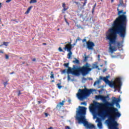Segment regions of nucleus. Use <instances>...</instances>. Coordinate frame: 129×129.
I'll use <instances>...</instances> for the list:
<instances>
[{
  "mask_svg": "<svg viewBox=\"0 0 129 129\" xmlns=\"http://www.w3.org/2000/svg\"><path fill=\"white\" fill-rule=\"evenodd\" d=\"M117 11L118 17L113 21L112 28L110 29L109 32L106 34V39L109 41V51L111 53H113L114 51H116L115 47H113L111 45L115 43L117 34L122 39H124L125 35H126L127 20L126 19V16L125 15L126 12H123V10L119 11L118 8L117 9Z\"/></svg>",
  "mask_w": 129,
  "mask_h": 129,
  "instance_id": "nucleus-1",
  "label": "nucleus"
},
{
  "mask_svg": "<svg viewBox=\"0 0 129 129\" xmlns=\"http://www.w3.org/2000/svg\"><path fill=\"white\" fill-rule=\"evenodd\" d=\"M98 114L102 118H105L106 116H108L110 120L108 125L109 129H119L118 123L115 119L120 117L121 114L118 112L117 108L113 107L108 108L106 110L99 112Z\"/></svg>",
  "mask_w": 129,
  "mask_h": 129,
  "instance_id": "nucleus-2",
  "label": "nucleus"
},
{
  "mask_svg": "<svg viewBox=\"0 0 129 129\" xmlns=\"http://www.w3.org/2000/svg\"><path fill=\"white\" fill-rule=\"evenodd\" d=\"M86 109V107L79 106L78 108H77L76 119H77L79 123H83L84 126H86L87 128H95V126L93 125V124L89 123L88 121H87L85 118Z\"/></svg>",
  "mask_w": 129,
  "mask_h": 129,
  "instance_id": "nucleus-3",
  "label": "nucleus"
},
{
  "mask_svg": "<svg viewBox=\"0 0 129 129\" xmlns=\"http://www.w3.org/2000/svg\"><path fill=\"white\" fill-rule=\"evenodd\" d=\"M92 91H93L92 89H88L86 88L84 89H79L77 96L80 100H83V99H85L86 97L89 96Z\"/></svg>",
  "mask_w": 129,
  "mask_h": 129,
  "instance_id": "nucleus-4",
  "label": "nucleus"
},
{
  "mask_svg": "<svg viewBox=\"0 0 129 129\" xmlns=\"http://www.w3.org/2000/svg\"><path fill=\"white\" fill-rule=\"evenodd\" d=\"M92 70V69L90 68V64L88 62L86 63L83 67L80 68V73L82 74L83 76L87 75Z\"/></svg>",
  "mask_w": 129,
  "mask_h": 129,
  "instance_id": "nucleus-5",
  "label": "nucleus"
},
{
  "mask_svg": "<svg viewBox=\"0 0 129 129\" xmlns=\"http://www.w3.org/2000/svg\"><path fill=\"white\" fill-rule=\"evenodd\" d=\"M115 81L117 83H118V85L116 84V83H115V82H110L109 81L107 84H108V85L111 88L114 87L115 89L118 88L119 90H118V91L119 92V91H120V87L122 85L121 80H120V78H117L116 79Z\"/></svg>",
  "mask_w": 129,
  "mask_h": 129,
  "instance_id": "nucleus-6",
  "label": "nucleus"
},
{
  "mask_svg": "<svg viewBox=\"0 0 129 129\" xmlns=\"http://www.w3.org/2000/svg\"><path fill=\"white\" fill-rule=\"evenodd\" d=\"M68 74H71L75 76H79L80 75V68H76L75 65H74L73 68H69L67 70Z\"/></svg>",
  "mask_w": 129,
  "mask_h": 129,
  "instance_id": "nucleus-7",
  "label": "nucleus"
},
{
  "mask_svg": "<svg viewBox=\"0 0 129 129\" xmlns=\"http://www.w3.org/2000/svg\"><path fill=\"white\" fill-rule=\"evenodd\" d=\"M69 43V44L65 45V47L63 48V49L64 50H67L68 52H69L68 56V58L70 59L72 55V51H71V50L72 49V44H71V42Z\"/></svg>",
  "mask_w": 129,
  "mask_h": 129,
  "instance_id": "nucleus-8",
  "label": "nucleus"
},
{
  "mask_svg": "<svg viewBox=\"0 0 129 129\" xmlns=\"http://www.w3.org/2000/svg\"><path fill=\"white\" fill-rule=\"evenodd\" d=\"M86 44L87 47L89 50H92L94 46H95L94 43L92 42V41H90V40H89L88 42H87Z\"/></svg>",
  "mask_w": 129,
  "mask_h": 129,
  "instance_id": "nucleus-9",
  "label": "nucleus"
},
{
  "mask_svg": "<svg viewBox=\"0 0 129 129\" xmlns=\"http://www.w3.org/2000/svg\"><path fill=\"white\" fill-rule=\"evenodd\" d=\"M120 99L119 98H117L116 99V98L114 97V99L112 100V102L113 103H115L116 104V106L117 107H118L119 108V107H120V105H119V103H118V102L120 101Z\"/></svg>",
  "mask_w": 129,
  "mask_h": 129,
  "instance_id": "nucleus-10",
  "label": "nucleus"
},
{
  "mask_svg": "<svg viewBox=\"0 0 129 129\" xmlns=\"http://www.w3.org/2000/svg\"><path fill=\"white\" fill-rule=\"evenodd\" d=\"M95 98L96 99H101V100H102L103 101H106L107 97L105 96H103L101 95H96Z\"/></svg>",
  "mask_w": 129,
  "mask_h": 129,
  "instance_id": "nucleus-11",
  "label": "nucleus"
},
{
  "mask_svg": "<svg viewBox=\"0 0 129 129\" xmlns=\"http://www.w3.org/2000/svg\"><path fill=\"white\" fill-rule=\"evenodd\" d=\"M108 77L106 76V77H102V76H100L99 77V79L100 80H103L104 81L105 83H106V84H107L108 82L109 81V80H108Z\"/></svg>",
  "mask_w": 129,
  "mask_h": 129,
  "instance_id": "nucleus-12",
  "label": "nucleus"
},
{
  "mask_svg": "<svg viewBox=\"0 0 129 129\" xmlns=\"http://www.w3.org/2000/svg\"><path fill=\"white\" fill-rule=\"evenodd\" d=\"M98 121L97 126L99 128H101L102 127V123L101 122V120L99 118H97Z\"/></svg>",
  "mask_w": 129,
  "mask_h": 129,
  "instance_id": "nucleus-13",
  "label": "nucleus"
},
{
  "mask_svg": "<svg viewBox=\"0 0 129 129\" xmlns=\"http://www.w3.org/2000/svg\"><path fill=\"white\" fill-rule=\"evenodd\" d=\"M65 103V101L62 100V102H59L56 106V108L58 109H60L63 105H64V103Z\"/></svg>",
  "mask_w": 129,
  "mask_h": 129,
  "instance_id": "nucleus-14",
  "label": "nucleus"
},
{
  "mask_svg": "<svg viewBox=\"0 0 129 129\" xmlns=\"http://www.w3.org/2000/svg\"><path fill=\"white\" fill-rule=\"evenodd\" d=\"M120 6L122 7V8H125L126 7V4H123V0L119 1V4L118 5V9Z\"/></svg>",
  "mask_w": 129,
  "mask_h": 129,
  "instance_id": "nucleus-15",
  "label": "nucleus"
},
{
  "mask_svg": "<svg viewBox=\"0 0 129 129\" xmlns=\"http://www.w3.org/2000/svg\"><path fill=\"white\" fill-rule=\"evenodd\" d=\"M62 7L63 8V9L62 10L61 12L62 14H65L66 11H67V10H68V7L66 8V4L64 3H62Z\"/></svg>",
  "mask_w": 129,
  "mask_h": 129,
  "instance_id": "nucleus-16",
  "label": "nucleus"
},
{
  "mask_svg": "<svg viewBox=\"0 0 129 129\" xmlns=\"http://www.w3.org/2000/svg\"><path fill=\"white\" fill-rule=\"evenodd\" d=\"M75 60L73 61V62L74 63V64H80V61L79 60L77 59L76 58H75Z\"/></svg>",
  "mask_w": 129,
  "mask_h": 129,
  "instance_id": "nucleus-17",
  "label": "nucleus"
},
{
  "mask_svg": "<svg viewBox=\"0 0 129 129\" xmlns=\"http://www.w3.org/2000/svg\"><path fill=\"white\" fill-rule=\"evenodd\" d=\"M33 8V6H30L27 10L26 12L25 13V14H29L31 11V10H32V9Z\"/></svg>",
  "mask_w": 129,
  "mask_h": 129,
  "instance_id": "nucleus-18",
  "label": "nucleus"
},
{
  "mask_svg": "<svg viewBox=\"0 0 129 129\" xmlns=\"http://www.w3.org/2000/svg\"><path fill=\"white\" fill-rule=\"evenodd\" d=\"M63 66L64 67H66V68H68V69H69V68H71L70 67H69V63L68 62V63H64L63 64Z\"/></svg>",
  "mask_w": 129,
  "mask_h": 129,
  "instance_id": "nucleus-19",
  "label": "nucleus"
},
{
  "mask_svg": "<svg viewBox=\"0 0 129 129\" xmlns=\"http://www.w3.org/2000/svg\"><path fill=\"white\" fill-rule=\"evenodd\" d=\"M105 106H113L112 104H110L108 102H106L104 104Z\"/></svg>",
  "mask_w": 129,
  "mask_h": 129,
  "instance_id": "nucleus-20",
  "label": "nucleus"
},
{
  "mask_svg": "<svg viewBox=\"0 0 129 129\" xmlns=\"http://www.w3.org/2000/svg\"><path fill=\"white\" fill-rule=\"evenodd\" d=\"M56 85L58 89H61L62 88V86H61V83H58Z\"/></svg>",
  "mask_w": 129,
  "mask_h": 129,
  "instance_id": "nucleus-21",
  "label": "nucleus"
},
{
  "mask_svg": "<svg viewBox=\"0 0 129 129\" xmlns=\"http://www.w3.org/2000/svg\"><path fill=\"white\" fill-rule=\"evenodd\" d=\"M37 3V0H31L29 4H36Z\"/></svg>",
  "mask_w": 129,
  "mask_h": 129,
  "instance_id": "nucleus-22",
  "label": "nucleus"
},
{
  "mask_svg": "<svg viewBox=\"0 0 129 129\" xmlns=\"http://www.w3.org/2000/svg\"><path fill=\"white\" fill-rule=\"evenodd\" d=\"M117 46L118 48H121L122 47V45H121V44L119 42L117 43Z\"/></svg>",
  "mask_w": 129,
  "mask_h": 129,
  "instance_id": "nucleus-23",
  "label": "nucleus"
},
{
  "mask_svg": "<svg viewBox=\"0 0 129 129\" xmlns=\"http://www.w3.org/2000/svg\"><path fill=\"white\" fill-rule=\"evenodd\" d=\"M50 78L51 79H54V74H53V72H51V74H50Z\"/></svg>",
  "mask_w": 129,
  "mask_h": 129,
  "instance_id": "nucleus-24",
  "label": "nucleus"
},
{
  "mask_svg": "<svg viewBox=\"0 0 129 129\" xmlns=\"http://www.w3.org/2000/svg\"><path fill=\"white\" fill-rule=\"evenodd\" d=\"M95 8H96V3L95 4V5H94V6L93 7V9L92 10V13L94 12V10H95Z\"/></svg>",
  "mask_w": 129,
  "mask_h": 129,
  "instance_id": "nucleus-25",
  "label": "nucleus"
},
{
  "mask_svg": "<svg viewBox=\"0 0 129 129\" xmlns=\"http://www.w3.org/2000/svg\"><path fill=\"white\" fill-rule=\"evenodd\" d=\"M3 45L6 46V47H8V46L9 45V42H3Z\"/></svg>",
  "mask_w": 129,
  "mask_h": 129,
  "instance_id": "nucleus-26",
  "label": "nucleus"
},
{
  "mask_svg": "<svg viewBox=\"0 0 129 129\" xmlns=\"http://www.w3.org/2000/svg\"><path fill=\"white\" fill-rule=\"evenodd\" d=\"M8 84H9V83H8V81H6V82L4 83V85L5 87H6L7 85H8Z\"/></svg>",
  "mask_w": 129,
  "mask_h": 129,
  "instance_id": "nucleus-27",
  "label": "nucleus"
},
{
  "mask_svg": "<svg viewBox=\"0 0 129 129\" xmlns=\"http://www.w3.org/2000/svg\"><path fill=\"white\" fill-rule=\"evenodd\" d=\"M81 104H82V105L83 104L84 105L86 106V105H87V103H86V102H84L81 103Z\"/></svg>",
  "mask_w": 129,
  "mask_h": 129,
  "instance_id": "nucleus-28",
  "label": "nucleus"
},
{
  "mask_svg": "<svg viewBox=\"0 0 129 129\" xmlns=\"http://www.w3.org/2000/svg\"><path fill=\"white\" fill-rule=\"evenodd\" d=\"M88 58H89V57L88 56H85L84 59V61H85V62H86V61H87V59H88Z\"/></svg>",
  "mask_w": 129,
  "mask_h": 129,
  "instance_id": "nucleus-29",
  "label": "nucleus"
},
{
  "mask_svg": "<svg viewBox=\"0 0 129 129\" xmlns=\"http://www.w3.org/2000/svg\"><path fill=\"white\" fill-rule=\"evenodd\" d=\"M98 83H99V81L95 82L94 83V86H95V85H96L97 84H98Z\"/></svg>",
  "mask_w": 129,
  "mask_h": 129,
  "instance_id": "nucleus-30",
  "label": "nucleus"
},
{
  "mask_svg": "<svg viewBox=\"0 0 129 129\" xmlns=\"http://www.w3.org/2000/svg\"><path fill=\"white\" fill-rule=\"evenodd\" d=\"M81 40V38H79V37H78V38L76 40V43H77L78 41H80Z\"/></svg>",
  "mask_w": 129,
  "mask_h": 129,
  "instance_id": "nucleus-31",
  "label": "nucleus"
},
{
  "mask_svg": "<svg viewBox=\"0 0 129 129\" xmlns=\"http://www.w3.org/2000/svg\"><path fill=\"white\" fill-rule=\"evenodd\" d=\"M58 50H59V52H64V51H63V49H62L61 47H59Z\"/></svg>",
  "mask_w": 129,
  "mask_h": 129,
  "instance_id": "nucleus-32",
  "label": "nucleus"
},
{
  "mask_svg": "<svg viewBox=\"0 0 129 129\" xmlns=\"http://www.w3.org/2000/svg\"><path fill=\"white\" fill-rule=\"evenodd\" d=\"M5 58H6V59H9V55L6 54V55H5Z\"/></svg>",
  "mask_w": 129,
  "mask_h": 129,
  "instance_id": "nucleus-33",
  "label": "nucleus"
},
{
  "mask_svg": "<svg viewBox=\"0 0 129 129\" xmlns=\"http://www.w3.org/2000/svg\"><path fill=\"white\" fill-rule=\"evenodd\" d=\"M11 21H13L14 22H16V23H19V21H17L16 19H13V20H12Z\"/></svg>",
  "mask_w": 129,
  "mask_h": 129,
  "instance_id": "nucleus-34",
  "label": "nucleus"
},
{
  "mask_svg": "<svg viewBox=\"0 0 129 129\" xmlns=\"http://www.w3.org/2000/svg\"><path fill=\"white\" fill-rule=\"evenodd\" d=\"M21 94H22V93L21 92V91H19L18 94V96H20V95H21Z\"/></svg>",
  "mask_w": 129,
  "mask_h": 129,
  "instance_id": "nucleus-35",
  "label": "nucleus"
},
{
  "mask_svg": "<svg viewBox=\"0 0 129 129\" xmlns=\"http://www.w3.org/2000/svg\"><path fill=\"white\" fill-rule=\"evenodd\" d=\"M86 4H87V2H84V4H83V7H85V6H86Z\"/></svg>",
  "mask_w": 129,
  "mask_h": 129,
  "instance_id": "nucleus-36",
  "label": "nucleus"
},
{
  "mask_svg": "<svg viewBox=\"0 0 129 129\" xmlns=\"http://www.w3.org/2000/svg\"><path fill=\"white\" fill-rule=\"evenodd\" d=\"M13 0H7L6 2V3H10V2H12Z\"/></svg>",
  "mask_w": 129,
  "mask_h": 129,
  "instance_id": "nucleus-37",
  "label": "nucleus"
},
{
  "mask_svg": "<svg viewBox=\"0 0 129 129\" xmlns=\"http://www.w3.org/2000/svg\"><path fill=\"white\" fill-rule=\"evenodd\" d=\"M66 69H64V70H63V71H62V73H66Z\"/></svg>",
  "mask_w": 129,
  "mask_h": 129,
  "instance_id": "nucleus-38",
  "label": "nucleus"
},
{
  "mask_svg": "<svg viewBox=\"0 0 129 129\" xmlns=\"http://www.w3.org/2000/svg\"><path fill=\"white\" fill-rule=\"evenodd\" d=\"M83 43H84V42H86V39H84L82 40Z\"/></svg>",
  "mask_w": 129,
  "mask_h": 129,
  "instance_id": "nucleus-39",
  "label": "nucleus"
},
{
  "mask_svg": "<svg viewBox=\"0 0 129 129\" xmlns=\"http://www.w3.org/2000/svg\"><path fill=\"white\" fill-rule=\"evenodd\" d=\"M66 129H71L69 126H66Z\"/></svg>",
  "mask_w": 129,
  "mask_h": 129,
  "instance_id": "nucleus-40",
  "label": "nucleus"
},
{
  "mask_svg": "<svg viewBox=\"0 0 129 129\" xmlns=\"http://www.w3.org/2000/svg\"><path fill=\"white\" fill-rule=\"evenodd\" d=\"M68 79L69 80H70V76L69 75L68 76Z\"/></svg>",
  "mask_w": 129,
  "mask_h": 129,
  "instance_id": "nucleus-41",
  "label": "nucleus"
},
{
  "mask_svg": "<svg viewBox=\"0 0 129 129\" xmlns=\"http://www.w3.org/2000/svg\"><path fill=\"white\" fill-rule=\"evenodd\" d=\"M32 61H33V62H35V61H36V58H33V59H32Z\"/></svg>",
  "mask_w": 129,
  "mask_h": 129,
  "instance_id": "nucleus-42",
  "label": "nucleus"
},
{
  "mask_svg": "<svg viewBox=\"0 0 129 129\" xmlns=\"http://www.w3.org/2000/svg\"><path fill=\"white\" fill-rule=\"evenodd\" d=\"M68 102H69V103H71V100L69 99L68 100Z\"/></svg>",
  "mask_w": 129,
  "mask_h": 129,
  "instance_id": "nucleus-43",
  "label": "nucleus"
},
{
  "mask_svg": "<svg viewBox=\"0 0 129 129\" xmlns=\"http://www.w3.org/2000/svg\"><path fill=\"white\" fill-rule=\"evenodd\" d=\"M0 53H2V54H4V51L3 50H0Z\"/></svg>",
  "mask_w": 129,
  "mask_h": 129,
  "instance_id": "nucleus-44",
  "label": "nucleus"
},
{
  "mask_svg": "<svg viewBox=\"0 0 129 129\" xmlns=\"http://www.w3.org/2000/svg\"><path fill=\"white\" fill-rule=\"evenodd\" d=\"M41 102H42L41 101H38V104H40V103H41Z\"/></svg>",
  "mask_w": 129,
  "mask_h": 129,
  "instance_id": "nucleus-45",
  "label": "nucleus"
},
{
  "mask_svg": "<svg viewBox=\"0 0 129 129\" xmlns=\"http://www.w3.org/2000/svg\"><path fill=\"white\" fill-rule=\"evenodd\" d=\"M65 20V22H66V23H68V22H67V19H66V18H64Z\"/></svg>",
  "mask_w": 129,
  "mask_h": 129,
  "instance_id": "nucleus-46",
  "label": "nucleus"
},
{
  "mask_svg": "<svg viewBox=\"0 0 129 129\" xmlns=\"http://www.w3.org/2000/svg\"><path fill=\"white\" fill-rule=\"evenodd\" d=\"M51 83L55 82V81L54 80H53L51 81Z\"/></svg>",
  "mask_w": 129,
  "mask_h": 129,
  "instance_id": "nucleus-47",
  "label": "nucleus"
},
{
  "mask_svg": "<svg viewBox=\"0 0 129 129\" xmlns=\"http://www.w3.org/2000/svg\"><path fill=\"white\" fill-rule=\"evenodd\" d=\"M105 71H106V69H105L103 71V72H105Z\"/></svg>",
  "mask_w": 129,
  "mask_h": 129,
  "instance_id": "nucleus-48",
  "label": "nucleus"
},
{
  "mask_svg": "<svg viewBox=\"0 0 129 129\" xmlns=\"http://www.w3.org/2000/svg\"><path fill=\"white\" fill-rule=\"evenodd\" d=\"M75 3L76 4V5H78V2H75Z\"/></svg>",
  "mask_w": 129,
  "mask_h": 129,
  "instance_id": "nucleus-49",
  "label": "nucleus"
},
{
  "mask_svg": "<svg viewBox=\"0 0 129 129\" xmlns=\"http://www.w3.org/2000/svg\"><path fill=\"white\" fill-rule=\"evenodd\" d=\"M45 115H46V116H48V113H45Z\"/></svg>",
  "mask_w": 129,
  "mask_h": 129,
  "instance_id": "nucleus-50",
  "label": "nucleus"
},
{
  "mask_svg": "<svg viewBox=\"0 0 129 129\" xmlns=\"http://www.w3.org/2000/svg\"><path fill=\"white\" fill-rule=\"evenodd\" d=\"M42 45H47V43H44L42 44Z\"/></svg>",
  "mask_w": 129,
  "mask_h": 129,
  "instance_id": "nucleus-51",
  "label": "nucleus"
},
{
  "mask_svg": "<svg viewBox=\"0 0 129 129\" xmlns=\"http://www.w3.org/2000/svg\"><path fill=\"white\" fill-rule=\"evenodd\" d=\"M113 2H114V0H111V3H113Z\"/></svg>",
  "mask_w": 129,
  "mask_h": 129,
  "instance_id": "nucleus-52",
  "label": "nucleus"
},
{
  "mask_svg": "<svg viewBox=\"0 0 129 129\" xmlns=\"http://www.w3.org/2000/svg\"><path fill=\"white\" fill-rule=\"evenodd\" d=\"M2 8V3H0V9Z\"/></svg>",
  "mask_w": 129,
  "mask_h": 129,
  "instance_id": "nucleus-53",
  "label": "nucleus"
},
{
  "mask_svg": "<svg viewBox=\"0 0 129 129\" xmlns=\"http://www.w3.org/2000/svg\"><path fill=\"white\" fill-rule=\"evenodd\" d=\"M14 72H12V73H10V74H11V75L14 74Z\"/></svg>",
  "mask_w": 129,
  "mask_h": 129,
  "instance_id": "nucleus-54",
  "label": "nucleus"
},
{
  "mask_svg": "<svg viewBox=\"0 0 129 129\" xmlns=\"http://www.w3.org/2000/svg\"><path fill=\"white\" fill-rule=\"evenodd\" d=\"M100 57V55H98V58H99V59Z\"/></svg>",
  "mask_w": 129,
  "mask_h": 129,
  "instance_id": "nucleus-55",
  "label": "nucleus"
},
{
  "mask_svg": "<svg viewBox=\"0 0 129 129\" xmlns=\"http://www.w3.org/2000/svg\"><path fill=\"white\" fill-rule=\"evenodd\" d=\"M22 64H25V61L23 62Z\"/></svg>",
  "mask_w": 129,
  "mask_h": 129,
  "instance_id": "nucleus-56",
  "label": "nucleus"
},
{
  "mask_svg": "<svg viewBox=\"0 0 129 129\" xmlns=\"http://www.w3.org/2000/svg\"><path fill=\"white\" fill-rule=\"evenodd\" d=\"M85 2L87 3V0H85Z\"/></svg>",
  "mask_w": 129,
  "mask_h": 129,
  "instance_id": "nucleus-57",
  "label": "nucleus"
},
{
  "mask_svg": "<svg viewBox=\"0 0 129 129\" xmlns=\"http://www.w3.org/2000/svg\"><path fill=\"white\" fill-rule=\"evenodd\" d=\"M57 31H60V29H57Z\"/></svg>",
  "mask_w": 129,
  "mask_h": 129,
  "instance_id": "nucleus-58",
  "label": "nucleus"
},
{
  "mask_svg": "<svg viewBox=\"0 0 129 129\" xmlns=\"http://www.w3.org/2000/svg\"><path fill=\"white\" fill-rule=\"evenodd\" d=\"M114 92H115V91H116V89H115V90H114Z\"/></svg>",
  "mask_w": 129,
  "mask_h": 129,
  "instance_id": "nucleus-59",
  "label": "nucleus"
},
{
  "mask_svg": "<svg viewBox=\"0 0 129 129\" xmlns=\"http://www.w3.org/2000/svg\"><path fill=\"white\" fill-rule=\"evenodd\" d=\"M26 66H29V64H27Z\"/></svg>",
  "mask_w": 129,
  "mask_h": 129,
  "instance_id": "nucleus-60",
  "label": "nucleus"
},
{
  "mask_svg": "<svg viewBox=\"0 0 129 129\" xmlns=\"http://www.w3.org/2000/svg\"><path fill=\"white\" fill-rule=\"evenodd\" d=\"M98 66H96V68H97Z\"/></svg>",
  "mask_w": 129,
  "mask_h": 129,
  "instance_id": "nucleus-61",
  "label": "nucleus"
},
{
  "mask_svg": "<svg viewBox=\"0 0 129 129\" xmlns=\"http://www.w3.org/2000/svg\"><path fill=\"white\" fill-rule=\"evenodd\" d=\"M20 59H22V57H20Z\"/></svg>",
  "mask_w": 129,
  "mask_h": 129,
  "instance_id": "nucleus-62",
  "label": "nucleus"
},
{
  "mask_svg": "<svg viewBox=\"0 0 129 129\" xmlns=\"http://www.w3.org/2000/svg\"><path fill=\"white\" fill-rule=\"evenodd\" d=\"M2 26H4V24H2Z\"/></svg>",
  "mask_w": 129,
  "mask_h": 129,
  "instance_id": "nucleus-63",
  "label": "nucleus"
},
{
  "mask_svg": "<svg viewBox=\"0 0 129 129\" xmlns=\"http://www.w3.org/2000/svg\"><path fill=\"white\" fill-rule=\"evenodd\" d=\"M103 1V0H101V2H102Z\"/></svg>",
  "mask_w": 129,
  "mask_h": 129,
  "instance_id": "nucleus-64",
  "label": "nucleus"
}]
</instances>
